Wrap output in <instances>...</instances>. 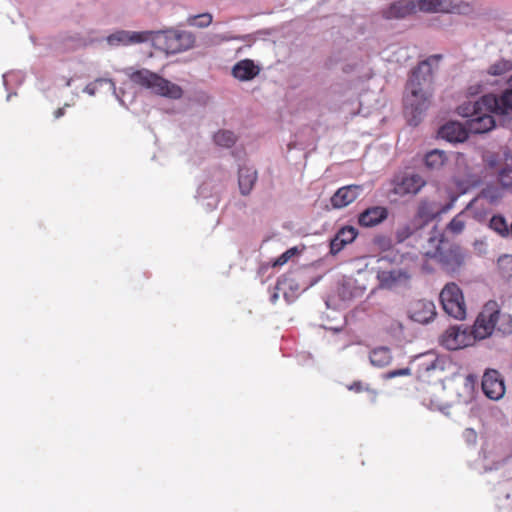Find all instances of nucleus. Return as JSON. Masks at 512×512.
I'll list each match as a JSON object with an SVG mask.
<instances>
[{
  "label": "nucleus",
  "mask_w": 512,
  "mask_h": 512,
  "mask_svg": "<svg viewBox=\"0 0 512 512\" xmlns=\"http://www.w3.org/2000/svg\"><path fill=\"white\" fill-rule=\"evenodd\" d=\"M494 331L502 335L512 334V315L502 313L498 303L490 300L482 307L472 329L450 326L441 334L439 343L445 349L455 351L490 337Z\"/></svg>",
  "instance_id": "f257e3e1"
},
{
  "label": "nucleus",
  "mask_w": 512,
  "mask_h": 512,
  "mask_svg": "<svg viewBox=\"0 0 512 512\" xmlns=\"http://www.w3.org/2000/svg\"><path fill=\"white\" fill-rule=\"evenodd\" d=\"M442 55H432L420 62L412 71L406 84L404 113L411 125H417L423 113L429 108L432 97L433 63L437 66Z\"/></svg>",
  "instance_id": "f03ea898"
},
{
  "label": "nucleus",
  "mask_w": 512,
  "mask_h": 512,
  "mask_svg": "<svg viewBox=\"0 0 512 512\" xmlns=\"http://www.w3.org/2000/svg\"><path fill=\"white\" fill-rule=\"evenodd\" d=\"M130 80L153 93L171 99H180L182 88L148 69H139L129 74Z\"/></svg>",
  "instance_id": "7ed1b4c3"
},
{
  "label": "nucleus",
  "mask_w": 512,
  "mask_h": 512,
  "mask_svg": "<svg viewBox=\"0 0 512 512\" xmlns=\"http://www.w3.org/2000/svg\"><path fill=\"white\" fill-rule=\"evenodd\" d=\"M159 48L168 54H177L194 47L195 36L188 31L167 30L156 32Z\"/></svg>",
  "instance_id": "20e7f679"
},
{
  "label": "nucleus",
  "mask_w": 512,
  "mask_h": 512,
  "mask_svg": "<svg viewBox=\"0 0 512 512\" xmlns=\"http://www.w3.org/2000/svg\"><path fill=\"white\" fill-rule=\"evenodd\" d=\"M440 303L449 316L463 320L466 317V303L460 287L454 283H447L440 292Z\"/></svg>",
  "instance_id": "39448f33"
},
{
  "label": "nucleus",
  "mask_w": 512,
  "mask_h": 512,
  "mask_svg": "<svg viewBox=\"0 0 512 512\" xmlns=\"http://www.w3.org/2000/svg\"><path fill=\"white\" fill-rule=\"evenodd\" d=\"M416 12L424 13H463L469 5L453 0H415Z\"/></svg>",
  "instance_id": "423d86ee"
},
{
  "label": "nucleus",
  "mask_w": 512,
  "mask_h": 512,
  "mask_svg": "<svg viewBox=\"0 0 512 512\" xmlns=\"http://www.w3.org/2000/svg\"><path fill=\"white\" fill-rule=\"evenodd\" d=\"M408 314L411 320L420 324H426L436 316L435 305L430 300H416L410 304Z\"/></svg>",
  "instance_id": "0eeeda50"
},
{
  "label": "nucleus",
  "mask_w": 512,
  "mask_h": 512,
  "mask_svg": "<svg viewBox=\"0 0 512 512\" xmlns=\"http://www.w3.org/2000/svg\"><path fill=\"white\" fill-rule=\"evenodd\" d=\"M482 390L484 394L493 400L500 399L505 393L504 381L496 370H488L482 379Z\"/></svg>",
  "instance_id": "6e6552de"
},
{
  "label": "nucleus",
  "mask_w": 512,
  "mask_h": 512,
  "mask_svg": "<svg viewBox=\"0 0 512 512\" xmlns=\"http://www.w3.org/2000/svg\"><path fill=\"white\" fill-rule=\"evenodd\" d=\"M495 111L479 110L473 118L467 120V127L470 133L482 134L489 132L495 127V120L492 116Z\"/></svg>",
  "instance_id": "1a4fd4ad"
},
{
  "label": "nucleus",
  "mask_w": 512,
  "mask_h": 512,
  "mask_svg": "<svg viewBox=\"0 0 512 512\" xmlns=\"http://www.w3.org/2000/svg\"><path fill=\"white\" fill-rule=\"evenodd\" d=\"M361 185H348L339 188L331 197L330 203L333 208L341 209L353 203L362 193Z\"/></svg>",
  "instance_id": "9d476101"
},
{
  "label": "nucleus",
  "mask_w": 512,
  "mask_h": 512,
  "mask_svg": "<svg viewBox=\"0 0 512 512\" xmlns=\"http://www.w3.org/2000/svg\"><path fill=\"white\" fill-rule=\"evenodd\" d=\"M496 105V95L487 94L474 103L467 102L462 104L458 107L457 111L459 115L471 119L479 110L485 108L486 111H491V107H495Z\"/></svg>",
  "instance_id": "9b49d317"
},
{
  "label": "nucleus",
  "mask_w": 512,
  "mask_h": 512,
  "mask_svg": "<svg viewBox=\"0 0 512 512\" xmlns=\"http://www.w3.org/2000/svg\"><path fill=\"white\" fill-rule=\"evenodd\" d=\"M451 207V204L441 207L437 202L423 199L419 202L416 218L422 223L427 224L436 218L439 214L445 213Z\"/></svg>",
  "instance_id": "f8f14e48"
},
{
  "label": "nucleus",
  "mask_w": 512,
  "mask_h": 512,
  "mask_svg": "<svg viewBox=\"0 0 512 512\" xmlns=\"http://www.w3.org/2000/svg\"><path fill=\"white\" fill-rule=\"evenodd\" d=\"M377 279L381 288L391 289L398 284H406L410 274L402 269L380 270L377 273Z\"/></svg>",
  "instance_id": "ddd939ff"
},
{
  "label": "nucleus",
  "mask_w": 512,
  "mask_h": 512,
  "mask_svg": "<svg viewBox=\"0 0 512 512\" xmlns=\"http://www.w3.org/2000/svg\"><path fill=\"white\" fill-rule=\"evenodd\" d=\"M415 13V0H398L382 12L386 19H402Z\"/></svg>",
  "instance_id": "4468645a"
},
{
  "label": "nucleus",
  "mask_w": 512,
  "mask_h": 512,
  "mask_svg": "<svg viewBox=\"0 0 512 512\" xmlns=\"http://www.w3.org/2000/svg\"><path fill=\"white\" fill-rule=\"evenodd\" d=\"M388 217V210L382 206L367 208L358 216V223L362 227H374Z\"/></svg>",
  "instance_id": "2eb2a0df"
},
{
  "label": "nucleus",
  "mask_w": 512,
  "mask_h": 512,
  "mask_svg": "<svg viewBox=\"0 0 512 512\" xmlns=\"http://www.w3.org/2000/svg\"><path fill=\"white\" fill-rule=\"evenodd\" d=\"M468 127L459 122H448L439 129V136L449 142H463L468 137Z\"/></svg>",
  "instance_id": "dca6fc26"
},
{
  "label": "nucleus",
  "mask_w": 512,
  "mask_h": 512,
  "mask_svg": "<svg viewBox=\"0 0 512 512\" xmlns=\"http://www.w3.org/2000/svg\"><path fill=\"white\" fill-rule=\"evenodd\" d=\"M413 366L419 377L436 369H443L438 357L431 352L417 356L413 361Z\"/></svg>",
  "instance_id": "f3484780"
},
{
  "label": "nucleus",
  "mask_w": 512,
  "mask_h": 512,
  "mask_svg": "<svg viewBox=\"0 0 512 512\" xmlns=\"http://www.w3.org/2000/svg\"><path fill=\"white\" fill-rule=\"evenodd\" d=\"M426 185L425 179L419 174H410L402 178L396 187L397 193L403 194H417Z\"/></svg>",
  "instance_id": "a211bd4d"
},
{
  "label": "nucleus",
  "mask_w": 512,
  "mask_h": 512,
  "mask_svg": "<svg viewBox=\"0 0 512 512\" xmlns=\"http://www.w3.org/2000/svg\"><path fill=\"white\" fill-rule=\"evenodd\" d=\"M259 72V67L250 59L241 60L232 68V75L240 81L252 80L259 74Z\"/></svg>",
  "instance_id": "6ab92c4d"
},
{
  "label": "nucleus",
  "mask_w": 512,
  "mask_h": 512,
  "mask_svg": "<svg viewBox=\"0 0 512 512\" xmlns=\"http://www.w3.org/2000/svg\"><path fill=\"white\" fill-rule=\"evenodd\" d=\"M257 181V171L252 167H241L238 173V184L242 195H249Z\"/></svg>",
  "instance_id": "aec40b11"
},
{
  "label": "nucleus",
  "mask_w": 512,
  "mask_h": 512,
  "mask_svg": "<svg viewBox=\"0 0 512 512\" xmlns=\"http://www.w3.org/2000/svg\"><path fill=\"white\" fill-rule=\"evenodd\" d=\"M447 160V154L443 150L439 149H434L427 152L424 158L426 167L431 170L441 169Z\"/></svg>",
  "instance_id": "412c9836"
},
{
  "label": "nucleus",
  "mask_w": 512,
  "mask_h": 512,
  "mask_svg": "<svg viewBox=\"0 0 512 512\" xmlns=\"http://www.w3.org/2000/svg\"><path fill=\"white\" fill-rule=\"evenodd\" d=\"M370 362L376 367H385L391 362V352L386 347L375 348L370 353Z\"/></svg>",
  "instance_id": "4be33fe9"
},
{
  "label": "nucleus",
  "mask_w": 512,
  "mask_h": 512,
  "mask_svg": "<svg viewBox=\"0 0 512 512\" xmlns=\"http://www.w3.org/2000/svg\"><path fill=\"white\" fill-rule=\"evenodd\" d=\"M429 248L423 247L421 253L427 258H438L440 256V244L442 240L439 235L434 232L427 237Z\"/></svg>",
  "instance_id": "5701e85b"
},
{
  "label": "nucleus",
  "mask_w": 512,
  "mask_h": 512,
  "mask_svg": "<svg viewBox=\"0 0 512 512\" xmlns=\"http://www.w3.org/2000/svg\"><path fill=\"white\" fill-rule=\"evenodd\" d=\"M497 105L491 107V111L496 114H505L508 110H512V89L504 91L500 97L496 96Z\"/></svg>",
  "instance_id": "b1692460"
},
{
  "label": "nucleus",
  "mask_w": 512,
  "mask_h": 512,
  "mask_svg": "<svg viewBox=\"0 0 512 512\" xmlns=\"http://www.w3.org/2000/svg\"><path fill=\"white\" fill-rule=\"evenodd\" d=\"M497 268L500 276L506 280H512V255L504 254L497 260Z\"/></svg>",
  "instance_id": "393cba45"
},
{
  "label": "nucleus",
  "mask_w": 512,
  "mask_h": 512,
  "mask_svg": "<svg viewBox=\"0 0 512 512\" xmlns=\"http://www.w3.org/2000/svg\"><path fill=\"white\" fill-rule=\"evenodd\" d=\"M236 136L233 132L228 130H220L214 135V142L225 148L232 147L236 142Z\"/></svg>",
  "instance_id": "a878e982"
},
{
  "label": "nucleus",
  "mask_w": 512,
  "mask_h": 512,
  "mask_svg": "<svg viewBox=\"0 0 512 512\" xmlns=\"http://www.w3.org/2000/svg\"><path fill=\"white\" fill-rule=\"evenodd\" d=\"M503 192L504 189L498 184H490L482 190V196L490 203H496L503 197Z\"/></svg>",
  "instance_id": "bb28decb"
},
{
  "label": "nucleus",
  "mask_w": 512,
  "mask_h": 512,
  "mask_svg": "<svg viewBox=\"0 0 512 512\" xmlns=\"http://www.w3.org/2000/svg\"><path fill=\"white\" fill-rule=\"evenodd\" d=\"M489 227L501 236H507L510 233L507 221L501 215H494L489 221Z\"/></svg>",
  "instance_id": "cd10ccee"
},
{
  "label": "nucleus",
  "mask_w": 512,
  "mask_h": 512,
  "mask_svg": "<svg viewBox=\"0 0 512 512\" xmlns=\"http://www.w3.org/2000/svg\"><path fill=\"white\" fill-rule=\"evenodd\" d=\"M468 215L464 212L457 214L453 219L448 223L447 230L452 234H460L463 232Z\"/></svg>",
  "instance_id": "c85d7f7f"
},
{
  "label": "nucleus",
  "mask_w": 512,
  "mask_h": 512,
  "mask_svg": "<svg viewBox=\"0 0 512 512\" xmlns=\"http://www.w3.org/2000/svg\"><path fill=\"white\" fill-rule=\"evenodd\" d=\"M213 17L210 13H202L198 15H191L187 18L189 26L197 28H206L212 23Z\"/></svg>",
  "instance_id": "c756f323"
},
{
  "label": "nucleus",
  "mask_w": 512,
  "mask_h": 512,
  "mask_svg": "<svg viewBox=\"0 0 512 512\" xmlns=\"http://www.w3.org/2000/svg\"><path fill=\"white\" fill-rule=\"evenodd\" d=\"M149 40H156V32L154 31H129V45L144 43Z\"/></svg>",
  "instance_id": "7c9ffc66"
},
{
  "label": "nucleus",
  "mask_w": 512,
  "mask_h": 512,
  "mask_svg": "<svg viewBox=\"0 0 512 512\" xmlns=\"http://www.w3.org/2000/svg\"><path fill=\"white\" fill-rule=\"evenodd\" d=\"M512 70V63L507 60H500L489 67L488 73L500 76Z\"/></svg>",
  "instance_id": "2f4dec72"
},
{
  "label": "nucleus",
  "mask_w": 512,
  "mask_h": 512,
  "mask_svg": "<svg viewBox=\"0 0 512 512\" xmlns=\"http://www.w3.org/2000/svg\"><path fill=\"white\" fill-rule=\"evenodd\" d=\"M110 45H129V31L119 30L107 37Z\"/></svg>",
  "instance_id": "473e14b6"
},
{
  "label": "nucleus",
  "mask_w": 512,
  "mask_h": 512,
  "mask_svg": "<svg viewBox=\"0 0 512 512\" xmlns=\"http://www.w3.org/2000/svg\"><path fill=\"white\" fill-rule=\"evenodd\" d=\"M358 235V231L353 226H345L342 227L337 233L336 236L340 237L344 243L349 244L355 240Z\"/></svg>",
  "instance_id": "72a5a7b5"
},
{
  "label": "nucleus",
  "mask_w": 512,
  "mask_h": 512,
  "mask_svg": "<svg viewBox=\"0 0 512 512\" xmlns=\"http://www.w3.org/2000/svg\"><path fill=\"white\" fill-rule=\"evenodd\" d=\"M347 388L348 390L356 393L367 392L373 401L378 395V392L375 389L370 388L368 385L364 386L361 381H354L352 384L348 385Z\"/></svg>",
  "instance_id": "f704fd0d"
},
{
  "label": "nucleus",
  "mask_w": 512,
  "mask_h": 512,
  "mask_svg": "<svg viewBox=\"0 0 512 512\" xmlns=\"http://www.w3.org/2000/svg\"><path fill=\"white\" fill-rule=\"evenodd\" d=\"M347 244L344 243V241L338 237L334 236V238L330 241V253L332 255L338 254Z\"/></svg>",
  "instance_id": "c9c22d12"
},
{
  "label": "nucleus",
  "mask_w": 512,
  "mask_h": 512,
  "mask_svg": "<svg viewBox=\"0 0 512 512\" xmlns=\"http://www.w3.org/2000/svg\"><path fill=\"white\" fill-rule=\"evenodd\" d=\"M296 252L295 248H291L281 254L273 263V266H282L284 265Z\"/></svg>",
  "instance_id": "e433bc0d"
},
{
  "label": "nucleus",
  "mask_w": 512,
  "mask_h": 512,
  "mask_svg": "<svg viewBox=\"0 0 512 512\" xmlns=\"http://www.w3.org/2000/svg\"><path fill=\"white\" fill-rule=\"evenodd\" d=\"M413 233L412 229L409 226H404L403 228L397 231V238L399 241H404Z\"/></svg>",
  "instance_id": "4c0bfd02"
},
{
  "label": "nucleus",
  "mask_w": 512,
  "mask_h": 512,
  "mask_svg": "<svg viewBox=\"0 0 512 512\" xmlns=\"http://www.w3.org/2000/svg\"><path fill=\"white\" fill-rule=\"evenodd\" d=\"M410 374V368H404V369H396V370H392L388 373V377L389 378H394V377H398V376H403V375H409Z\"/></svg>",
  "instance_id": "58836bf2"
},
{
  "label": "nucleus",
  "mask_w": 512,
  "mask_h": 512,
  "mask_svg": "<svg viewBox=\"0 0 512 512\" xmlns=\"http://www.w3.org/2000/svg\"><path fill=\"white\" fill-rule=\"evenodd\" d=\"M69 106L68 104H65L64 107H61V108H58L55 112H54V117L56 119H59L60 117H62L64 114H65V107Z\"/></svg>",
  "instance_id": "ea45409f"
},
{
  "label": "nucleus",
  "mask_w": 512,
  "mask_h": 512,
  "mask_svg": "<svg viewBox=\"0 0 512 512\" xmlns=\"http://www.w3.org/2000/svg\"><path fill=\"white\" fill-rule=\"evenodd\" d=\"M97 81H98V82H108V83H110V84H111V86H113V87H114V83H113V81H112V80H109V79H99V80H97Z\"/></svg>",
  "instance_id": "a19ab883"
},
{
  "label": "nucleus",
  "mask_w": 512,
  "mask_h": 512,
  "mask_svg": "<svg viewBox=\"0 0 512 512\" xmlns=\"http://www.w3.org/2000/svg\"><path fill=\"white\" fill-rule=\"evenodd\" d=\"M276 299H277V294H274L272 300L275 301Z\"/></svg>",
  "instance_id": "79ce46f5"
},
{
  "label": "nucleus",
  "mask_w": 512,
  "mask_h": 512,
  "mask_svg": "<svg viewBox=\"0 0 512 512\" xmlns=\"http://www.w3.org/2000/svg\"><path fill=\"white\" fill-rule=\"evenodd\" d=\"M510 232H511V234H512V223H511V228H510Z\"/></svg>",
  "instance_id": "37998d69"
}]
</instances>
